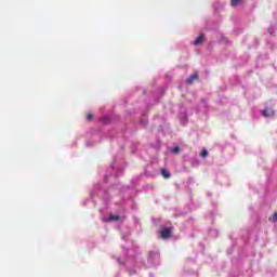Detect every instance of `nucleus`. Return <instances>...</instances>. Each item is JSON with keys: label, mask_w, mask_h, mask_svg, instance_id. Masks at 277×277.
I'll return each instance as SVG.
<instances>
[{"label": "nucleus", "mask_w": 277, "mask_h": 277, "mask_svg": "<svg viewBox=\"0 0 277 277\" xmlns=\"http://www.w3.org/2000/svg\"><path fill=\"white\" fill-rule=\"evenodd\" d=\"M160 236L162 239H170V237H172V228L168 227L162 229Z\"/></svg>", "instance_id": "f257e3e1"}, {"label": "nucleus", "mask_w": 277, "mask_h": 277, "mask_svg": "<svg viewBox=\"0 0 277 277\" xmlns=\"http://www.w3.org/2000/svg\"><path fill=\"white\" fill-rule=\"evenodd\" d=\"M262 116H264V118H274V116H276V110L269 109V108H265L262 111Z\"/></svg>", "instance_id": "f03ea898"}, {"label": "nucleus", "mask_w": 277, "mask_h": 277, "mask_svg": "<svg viewBox=\"0 0 277 277\" xmlns=\"http://www.w3.org/2000/svg\"><path fill=\"white\" fill-rule=\"evenodd\" d=\"M197 79H198V72H195L189 78H187L186 83H188V85H192V83H194V81H197Z\"/></svg>", "instance_id": "7ed1b4c3"}, {"label": "nucleus", "mask_w": 277, "mask_h": 277, "mask_svg": "<svg viewBox=\"0 0 277 277\" xmlns=\"http://www.w3.org/2000/svg\"><path fill=\"white\" fill-rule=\"evenodd\" d=\"M203 40H205V35L203 34L199 35L197 39L194 41L195 47H199V44H202Z\"/></svg>", "instance_id": "20e7f679"}, {"label": "nucleus", "mask_w": 277, "mask_h": 277, "mask_svg": "<svg viewBox=\"0 0 277 277\" xmlns=\"http://www.w3.org/2000/svg\"><path fill=\"white\" fill-rule=\"evenodd\" d=\"M161 174H162V176H163L164 179H170V172H168L167 169H162V170H161Z\"/></svg>", "instance_id": "39448f33"}, {"label": "nucleus", "mask_w": 277, "mask_h": 277, "mask_svg": "<svg viewBox=\"0 0 277 277\" xmlns=\"http://www.w3.org/2000/svg\"><path fill=\"white\" fill-rule=\"evenodd\" d=\"M241 0H232L230 1V5L233 6V8H237V5H239V2H240Z\"/></svg>", "instance_id": "423d86ee"}, {"label": "nucleus", "mask_w": 277, "mask_h": 277, "mask_svg": "<svg viewBox=\"0 0 277 277\" xmlns=\"http://www.w3.org/2000/svg\"><path fill=\"white\" fill-rule=\"evenodd\" d=\"M209 156V151L207 149H202V151L200 153V157H202L205 159V157Z\"/></svg>", "instance_id": "0eeeda50"}, {"label": "nucleus", "mask_w": 277, "mask_h": 277, "mask_svg": "<svg viewBox=\"0 0 277 277\" xmlns=\"http://www.w3.org/2000/svg\"><path fill=\"white\" fill-rule=\"evenodd\" d=\"M109 220H110L111 222H118V220H120V216H118V215H110V216H109Z\"/></svg>", "instance_id": "6e6552de"}, {"label": "nucleus", "mask_w": 277, "mask_h": 277, "mask_svg": "<svg viewBox=\"0 0 277 277\" xmlns=\"http://www.w3.org/2000/svg\"><path fill=\"white\" fill-rule=\"evenodd\" d=\"M93 119H94V114L89 113V114L87 115V120L90 121V120H93Z\"/></svg>", "instance_id": "1a4fd4ad"}, {"label": "nucleus", "mask_w": 277, "mask_h": 277, "mask_svg": "<svg viewBox=\"0 0 277 277\" xmlns=\"http://www.w3.org/2000/svg\"><path fill=\"white\" fill-rule=\"evenodd\" d=\"M179 150H181V148L179 146L173 147V149H172L173 155H176V153H179Z\"/></svg>", "instance_id": "9d476101"}, {"label": "nucleus", "mask_w": 277, "mask_h": 277, "mask_svg": "<svg viewBox=\"0 0 277 277\" xmlns=\"http://www.w3.org/2000/svg\"><path fill=\"white\" fill-rule=\"evenodd\" d=\"M269 220H272V222H277V212H275L273 214L272 219H269Z\"/></svg>", "instance_id": "9b49d317"}]
</instances>
